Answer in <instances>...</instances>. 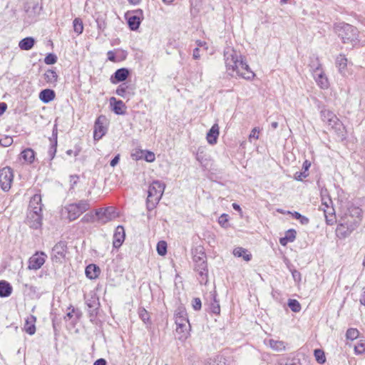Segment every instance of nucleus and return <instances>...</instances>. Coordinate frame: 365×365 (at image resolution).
<instances>
[{"instance_id":"obj_1","label":"nucleus","mask_w":365,"mask_h":365,"mask_svg":"<svg viewBox=\"0 0 365 365\" xmlns=\"http://www.w3.org/2000/svg\"><path fill=\"white\" fill-rule=\"evenodd\" d=\"M227 72L232 76H239L246 80H252L255 74L245 61L241 53L232 48L224 51Z\"/></svg>"},{"instance_id":"obj_2","label":"nucleus","mask_w":365,"mask_h":365,"mask_svg":"<svg viewBox=\"0 0 365 365\" xmlns=\"http://www.w3.org/2000/svg\"><path fill=\"white\" fill-rule=\"evenodd\" d=\"M351 215H347L343 219L336 227V235L340 238H345L359 226L361 220V210L359 207H353L350 211Z\"/></svg>"},{"instance_id":"obj_3","label":"nucleus","mask_w":365,"mask_h":365,"mask_svg":"<svg viewBox=\"0 0 365 365\" xmlns=\"http://www.w3.org/2000/svg\"><path fill=\"white\" fill-rule=\"evenodd\" d=\"M192 258L195 263V270L200 275V282L206 284L207 281V264L206 261V254L202 247H197L192 250Z\"/></svg>"},{"instance_id":"obj_4","label":"nucleus","mask_w":365,"mask_h":365,"mask_svg":"<svg viewBox=\"0 0 365 365\" xmlns=\"http://www.w3.org/2000/svg\"><path fill=\"white\" fill-rule=\"evenodd\" d=\"M165 185L160 181H154L148 188L147 197V208L148 210H153L161 199Z\"/></svg>"},{"instance_id":"obj_5","label":"nucleus","mask_w":365,"mask_h":365,"mask_svg":"<svg viewBox=\"0 0 365 365\" xmlns=\"http://www.w3.org/2000/svg\"><path fill=\"white\" fill-rule=\"evenodd\" d=\"M336 31L344 43L353 44L358 41L359 31L350 24L340 23L336 26Z\"/></svg>"},{"instance_id":"obj_6","label":"nucleus","mask_w":365,"mask_h":365,"mask_svg":"<svg viewBox=\"0 0 365 365\" xmlns=\"http://www.w3.org/2000/svg\"><path fill=\"white\" fill-rule=\"evenodd\" d=\"M321 118L324 122H326L328 125L331 126V128L340 133L342 137L344 135L343 134L344 127L337 116L332 111L327 109L322 110Z\"/></svg>"},{"instance_id":"obj_7","label":"nucleus","mask_w":365,"mask_h":365,"mask_svg":"<svg viewBox=\"0 0 365 365\" xmlns=\"http://www.w3.org/2000/svg\"><path fill=\"white\" fill-rule=\"evenodd\" d=\"M90 208L88 200H80L78 202L68 205L66 209L68 211V217L70 221L76 220L81 215Z\"/></svg>"},{"instance_id":"obj_8","label":"nucleus","mask_w":365,"mask_h":365,"mask_svg":"<svg viewBox=\"0 0 365 365\" xmlns=\"http://www.w3.org/2000/svg\"><path fill=\"white\" fill-rule=\"evenodd\" d=\"M312 76L314 77L317 84L322 89H327L329 87V79L323 70L322 65L319 62V58L316 59V68H313Z\"/></svg>"},{"instance_id":"obj_9","label":"nucleus","mask_w":365,"mask_h":365,"mask_svg":"<svg viewBox=\"0 0 365 365\" xmlns=\"http://www.w3.org/2000/svg\"><path fill=\"white\" fill-rule=\"evenodd\" d=\"M14 180L13 170L10 167H5L0 170V186L4 191H9Z\"/></svg>"},{"instance_id":"obj_10","label":"nucleus","mask_w":365,"mask_h":365,"mask_svg":"<svg viewBox=\"0 0 365 365\" xmlns=\"http://www.w3.org/2000/svg\"><path fill=\"white\" fill-rule=\"evenodd\" d=\"M66 243L61 241L56 244L52 250V260L56 262H61L62 259L66 257Z\"/></svg>"},{"instance_id":"obj_11","label":"nucleus","mask_w":365,"mask_h":365,"mask_svg":"<svg viewBox=\"0 0 365 365\" xmlns=\"http://www.w3.org/2000/svg\"><path fill=\"white\" fill-rule=\"evenodd\" d=\"M26 223L30 227L34 229H38L41 227L42 225L41 211H28Z\"/></svg>"},{"instance_id":"obj_12","label":"nucleus","mask_w":365,"mask_h":365,"mask_svg":"<svg viewBox=\"0 0 365 365\" xmlns=\"http://www.w3.org/2000/svg\"><path fill=\"white\" fill-rule=\"evenodd\" d=\"M143 15V11L141 9L135 10L130 13L128 12L125 14V18L128 20V24L130 29L133 31L137 30L140 24V16Z\"/></svg>"},{"instance_id":"obj_13","label":"nucleus","mask_w":365,"mask_h":365,"mask_svg":"<svg viewBox=\"0 0 365 365\" xmlns=\"http://www.w3.org/2000/svg\"><path fill=\"white\" fill-rule=\"evenodd\" d=\"M335 63L338 71L344 77H347L351 74V70L348 68V60L345 56L339 54L336 58Z\"/></svg>"},{"instance_id":"obj_14","label":"nucleus","mask_w":365,"mask_h":365,"mask_svg":"<svg viewBox=\"0 0 365 365\" xmlns=\"http://www.w3.org/2000/svg\"><path fill=\"white\" fill-rule=\"evenodd\" d=\"M174 316L176 326L190 327L187 314L184 307H178L175 312Z\"/></svg>"},{"instance_id":"obj_15","label":"nucleus","mask_w":365,"mask_h":365,"mask_svg":"<svg viewBox=\"0 0 365 365\" xmlns=\"http://www.w3.org/2000/svg\"><path fill=\"white\" fill-rule=\"evenodd\" d=\"M46 255L43 252H36L29 260V269H38L44 264Z\"/></svg>"},{"instance_id":"obj_16","label":"nucleus","mask_w":365,"mask_h":365,"mask_svg":"<svg viewBox=\"0 0 365 365\" xmlns=\"http://www.w3.org/2000/svg\"><path fill=\"white\" fill-rule=\"evenodd\" d=\"M105 116L100 115L95 122L93 138L94 140H100L106 133V128L103 125Z\"/></svg>"},{"instance_id":"obj_17","label":"nucleus","mask_w":365,"mask_h":365,"mask_svg":"<svg viewBox=\"0 0 365 365\" xmlns=\"http://www.w3.org/2000/svg\"><path fill=\"white\" fill-rule=\"evenodd\" d=\"M125 239V231L122 226H118L113 235V247L118 248L121 246Z\"/></svg>"},{"instance_id":"obj_18","label":"nucleus","mask_w":365,"mask_h":365,"mask_svg":"<svg viewBox=\"0 0 365 365\" xmlns=\"http://www.w3.org/2000/svg\"><path fill=\"white\" fill-rule=\"evenodd\" d=\"M130 74V71L128 68H122L118 69L111 77V81L113 83L117 82H122L126 80Z\"/></svg>"},{"instance_id":"obj_19","label":"nucleus","mask_w":365,"mask_h":365,"mask_svg":"<svg viewBox=\"0 0 365 365\" xmlns=\"http://www.w3.org/2000/svg\"><path fill=\"white\" fill-rule=\"evenodd\" d=\"M219 134V126L217 123H215L207 133L206 139L208 143L215 145L217 143Z\"/></svg>"},{"instance_id":"obj_20","label":"nucleus","mask_w":365,"mask_h":365,"mask_svg":"<svg viewBox=\"0 0 365 365\" xmlns=\"http://www.w3.org/2000/svg\"><path fill=\"white\" fill-rule=\"evenodd\" d=\"M41 197L40 195H34L29 205L28 211H42Z\"/></svg>"},{"instance_id":"obj_21","label":"nucleus","mask_w":365,"mask_h":365,"mask_svg":"<svg viewBox=\"0 0 365 365\" xmlns=\"http://www.w3.org/2000/svg\"><path fill=\"white\" fill-rule=\"evenodd\" d=\"M36 321V317L34 315H30L28 317L25 321V324L24 326V330L29 334L33 335L36 332V326L35 323Z\"/></svg>"},{"instance_id":"obj_22","label":"nucleus","mask_w":365,"mask_h":365,"mask_svg":"<svg viewBox=\"0 0 365 365\" xmlns=\"http://www.w3.org/2000/svg\"><path fill=\"white\" fill-rule=\"evenodd\" d=\"M134 86L126 83H121L116 89L115 93L123 98L127 94H133Z\"/></svg>"},{"instance_id":"obj_23","label":"nucleus","mask_w":365,"mask_h":365,"mask_svg":"<svg viewBox=\"0 0 365 365\" xmlns=\"http://www.w3.org/2000/svg\"><path fill=\"white\" fill-rule=\"evenodd\" d=\"M264 343L275 351H283L286 349V344L283 341L270 339L268 341L265 340Z\"/></svg>"},{"instance_id":"obj_24","label":"nucleus","mask_w":365,"mask_h":365,"mask_svg":"<svg viewBox=\"0 0 365 365\" xmlns=\"http://www.w3.org/2000/svg\"><path fill=\"white\" fill-rule=\"evenodd\" d=\"M324 212L327 225H333L336 222L335 210L332 205L322 210Z\"/></svg>"},{"instance_id":"obj_25","label":"nucleus","mask_w":365,"mask_h":365,"mask_svg":"<svg viewBox=\"0 0 365 365\" xmlns=\"http://www.w3.org/2000/svg\"><path fill=\"white\" fill-rule=\"evenodd\" d=\"M12 292V287L11 284L5 281H0V297H7L11 295Z\"/></svg>"},{"instance_id":"obj_26","label":"nucleus","mask_w":365,"mask_h":365,"mask_svg":"<svg viewBox=\"0 0 365 365\" xmlns=\"http://www.w3.org/2000/svg\"><path fill=\"white\" fill-rule=\"evenodd\" d=\"M55 98V93L53 90L51 89H44L41 91L39 93V98L41 101L45 103H47Z\"/></svg>"},{"instance_id":"obj_27","label":"nucleus","mask_w":365,"mask_h":365,"mask_svg":"<svg viewBox=\"0 0 365 365\" xmlns=\"http://www.w3.org/2000/svg\"><path fill=\"white\" fill-rule=\"evenodd\" d=\"M35 39L33 37H26L21 40L19 46L21 50L29 51L33 48Z\"/></svg>"},{"instance_id":"obj_28","label":"nucleus","mask_w":365,"mask_h":365,"mask_svg":"<svg viewBox=\"0 0 365 365\" xmlns=\"http://www.w3.org/2000/svg\"><path fill=\"white\" fill-rule=\"evenodd\" d=\"M233 255L237 257H242L247 262L250 261L252 258V255L243 247H236L234 249Z\"/></svg>"},{"instance_id":"obj_29","label":"nucleus","mask_w":365,"mask_h":365,"mask_svg":"<svg viewBox=\"0 0 365 365\" xmlns=\"http://www.w3.org/2000/svg\"><path fill=\"white\" fill-rule=\"evenodd\" d=\"M100 273V269L95 264H89L86 268V274L90 279H96Z\"/></svg>"},{"instance_id":"obj_30","label":"nucleus","mask_w":365,"mask_h":365,"mask_svg":"<svg viewBox=\"0 0 365 365\" xmlns=\"http://www.w3.org/2000/svg\"><path fill=\"white\" fill-rule=\"evenodd\" d=\"M21 158L25 162L32 163L35 158V153L31 148H26L21 153Z\"/></svg>"},{"instance_id":"obj_31","label":"nucleus","mask_w":365,"mask_h":365,"mask_svg":"<svg viewBox=\"0 0 365 365\" xmlns=\"http://www.w3.org/2000/svg\"><path fill=\"white\" fill-rule=\"evenodd\" d=\"M46 81L51 84H55L58 80V75L54 70L49 69L44 73Z\"/></svg>"},{"instance_id":"obj_32","label":"nucleus","mask_w":365,"mask_h":365,"mask_svg":"<svg viewBox=\"0 0 365 365\" xmlns=\"http://www.w3.org/2000/svg\"><path fill=\"white\" fill-rule=\"evenodd\" d=\"M190 327L177 326L176 333L178 334L179 340H185L189 335Z\"/></svg>"},{"instance_id":"obj_33","label":"nucleus","mask_w":365,"mask_h":365,"mask_svg":"<svg viewBox=\"0 0 365 365\" xmlns=\"http://www.w3.org/2000/svg\"><path fill=\"white\" fill-rule=\"evenodd\" d=\"M113 101L115 102L113 105V111L115 113L118 115L123 114L124 111L123 108L125 107L123 102L122 101H116L114 97L110 98V101L112 102Z\"/></svg>"},{"instance_id":"obj_34","label":"nucleus","mask_w":365,"mask_h":365,"mask_svg":"<svg viewBox=\"0 0 365 365\" xmlns=\"http://www.w3.org/2000/svg\"><path fill=\"white\" fill-rule=\"evenodd\" d=\"M53 136L55 137L54 142L51 144V146L49 148V150L48 151V155L50 157V159L52 160L55 157L56 153V148H57V131L53 130Z\"/></svg>"},{"instance_id":"obj_35","label":"nucleus","mask_w":365,"mask_h":365,"mask_svg":"<svg viewBox=\"0 0 365 365\" xmlns=\"http://www.w3.org/2000/svg\"><path fill=\"white\" fill-rule=\"evenodd\" d=\"M73 30L77 34H81L83 31V21L79 18H76L73 22Z\"/></svg>"},{"instance_id":"obj_36","label":"nucleus","mask_w":365,"mask_h":365,"mask_svg":"<svg viewBox=\"0 0 365 365\" xmlns=\"http://www.w3.org/2000/svg\"><path fill=\"white\" fill-rule=\"evenodd\" d=\"M354 352L356 354H365V340H360L354 346Z\"/></svg>"},{"instance_id":"obj_37","label":"nucleus","mask_w":365,"mask_h":365,"mask_svg":"<svg viewBox=\"0 0 365 365\" xmlns=\"http://www.w3.org/2000/svg\"><path fill=\"white\" fill-rule=\"evenodd\" d=\"M288 306L294 312H299L301 310V305L296 299H289L288 302Z\"/></svg>"},{"instance_id":"obj_38","label":"nucleus","mask_w":365,"mask_h":365,"mask_svg":"<svg viewBox=\"0 0 365 365\" xmlns=\"http://www.w3.org/2000/svg\"><path fill=\"white\" fill-rule=\"evenodd\" d=\"M157 252L158 253L163 256L167 252V243L165 241H160L157 244Z\"/></svg>"},{"instance_id":"obj_39","label":"nucleus","mask_w":365,"mask_h":365,"mask_svg":"<svg viewBox=\"0 0 365 365\" xmlns=\"http://www.w3.org/2000/svg\"><path fill=\"white\" fill-rule=\"evenodd\" d=\"M359 332L356 329L350 328L347 329L346 336L348 339L354 340L359 336Z\"/></svg>"},{"instance_id":"obj_40","label":"nucleus","mask_w":365,"mask_h":365,"mask_svg":"<svg viewBox=\"0 0 365 365\" xmlns=\"http://www.w3.org/2000/svg\"><path fill=\"white\" fill-rule=\"evenodd\" d=\"M314 356L316 358V360L319 363V364H323L326 361V358H325V356H324V353L322 350L321 349H315L314 350Z\"/></svg>"},{"instance_id":"obj_41","label":"nucleus","mask_w":365,"mask_h":365,"mask_svg":"<svg viewBox=\"0 0 365 365\" xmlns=\"http://www.w3.org/2000/svg\"><path fill=\"white\" fill-rule=\"evenodd\" d=\"M138 314L140 318L143 321L144 323H147L149 322V313L144 308L139 309Z\"/></svg>"},{"instance_id":"obj_42","label":"nucleus","mask_w":365,"mask_h":365,"mask_svg":"<svg viewBox=\"0 0 365 365\" xmlns=\"http://www.w3.org/2000/svg\"><path fill=\"white\" fill-rule=\"evenodd\" d=\"M13 143V138L11 136H4L0 139V145L3 147H8Z\"/></svg>"},{"instance_id":"obj_43","label":"nucleus","mask_w":365,"mask_h":365,"mask_svg":"<svg viewBox=\"0 0 365 365\" xmlns=\"http://www.w3.org/2000/svg\"><path fill=\"white\" fill-rule=\"evenodd\" d=\"M57 61V57L56 55L49 53L44 58L45 63L48 65L54 64Z\"/></svg>"},{"instance_id":"obj_44","label":"nucleus","mask_w":365,"mask_h":365,"mask_svg":"<svg viewBox=\"0 0 365 365\" xmlns=\"http://www.w3.org/2000/svg\"><path fill=\"white\" fill-rule=\"evenodd\" d=\"M297 232L294 230L291 229L286 232L285 233V237L287 239L289 242H293L296 238Z\"/></svg>"},{"instance_id":"obj_45","label":"nucleus","mask_w":365,"mask_h":365,"mask_svg":"<svg viewBox=\"0 0 365 365\" xmlns=\"http://www.w3.org/2000/svg\"><path fill=\"white\" fill-rule=\"evenodd\" d=\"M331 205H332V201H331V198H329V197L322 198V202L319 207V210L324 209L327 207H330Z\"/></svg>"},{"instance_id":"obj_46","label":"nucleus","mask_w":365,"mask_h":365,"mask_svg":"<svg viewBox=\"0 0 365 365\" xmlns=\"http://www.w3.org/2000/svg\"><path fill=\"white\" fill-rule=\"evenodd\" d=\"M95 216L92 213L86 214L81 219L83 222H93Z\"/></svg>"},{"instance_id":"obj_47","label":"nucleus","mask_w":365,"mask_h":365,"mask_svg":"<svg viewBox=\"0 0 365 365\" xmlns=\"http://www.w3.org/2000/svg\"><path fill=\"white\" fill-rule=\"evenodd\" d=\"M144 158L147 162L149 163L153 162L155 159L154 153L150 151H147L145 153Z\"/></svg>"},{"instance_id":"obj_48","label":"nucleus","mask_w":365,"mask_h":365,"mask_svg":"<svg viewBox=\"0 0 365 365\" xmlns=\"http://www.w3.org/2000/svg\"><path fill=\"white\" fill-rule=\"evenodd\" d=\"M108 210L106 209L103 212L101 210H98L96 211V215L98 217L99 220L104 221L103 217L105 216L107 218V213Z\"/></svg>"},{"instance_id":"obj_49","label":"nucleus","mask_w":365,"mask_h":365,"mask_svg":"<svg viewBox=\"0 0 365 365\" xmlns=\"http://www.w3.org/2000/svg\"><path fill=\"white\" fill-rule=\"evenodd\" d=\"M308 176V173L303 171V172H297L294 175V178L297 180H302L304 178H307Z\"/></svg>"},{"instance_id":"obj_50","label":"nucleus","mask_w":365,"mask_h":365,"mask_svg":"<svg viewBox=\"0 0 365 365\" xmlns=\"http://www.w3.org/2000/svg\"><path fill=\"white\" fill-rule=\"evenodd\" d=\"M201 300L200 298H195L192 301V307L195 310H200L201 309Z\"/></svg>"},{"instance_id":"obj_51","label":"nucleus","mask_w":365,"mask_h":365,"mask_svg":"<svg viewBox=\"0 0 365 365\" xmlns=\"http://www.w3.org/2000/svg\"><path fill=\"white\" fill-rule=\"evenodd\" d=\"M259 133V129L258 128H254L252 130L251 133L250 134V136H249L250 140L251 138L258 139L259 138V135H258Z\"/></svg>"},{"instance_id":"obj_52","label":"nucleus","mask_w":365,"mask_h":365,"mask_svg":"<svg viewBox=\"0 0 365 365\" xmlns=\"http://www.w3.org/2000/svg\"><path fill=\"white\" fill-rule=\"evenodd\" d=\"M96 22H97V25H98V29L99 30L104 31V29L106 27V24L105 21L102 19L98 18V19H97Z\"/></svg>"},{"instance_id":"obj_53","label":"nucleus","mask_w":365,"mask_h":365,"mask_svg":"<svg viewBox=\"0 0 365 365\" xmlns=\"http://www.w3.org/2000/svg\"><path fill=\"white\" fill-rule=\"evenodd\" d=\"M292 277L294 279V281L296 282H300L301 281V279H302V275H301V273L296 270V269H294L292 271Z\"/></svg>"},{"instance_id":"obj_54","label":"nucleus","mask_w":365,"mask_h":365,"mask_svg":"<svg viewBox=\"0 0 365 365\" xmlns=\"http://www.w3.org/2000/svg\"><path fill=\"white\" fill-rule=\"evenodd\" d=\"M211 310L214 314H219L220 312V308L219 304L215 301V302L212 304Z\"/></svg>"},{"instance_id":"obj_55","label":"nucleus","mask_w":365,"mask_h":365,"mask_svg":"<svg viewBox=\"0 0 365 365\" xmlns=\"http://www.w3.org/2000/svg\"><path fill=\"white\" fill-rule=\"evenodd\" d=\"M78 179H79V177L76 175L70 176V183H71L72 187L77 184Z\"/></svg>"},{"instance_id":"obj_56","label":"nucleus","mask_w":365,"mask_h":365,"mask_svg":"<svg viewBox=\"0 0 365 365\" xmlns=\"http://www.w3.org/2000/svg\"><path fill=\"white\" fill-rule=\"evenodd\" d=\"M119 155H117L111 161H110V166L115 167L119 162Z\"/></svg>"},{"instance_id":"obj_57","label":"nucleus","mask_w":365,"mask_h":365,"mask_svg":"<svg viewBox=\"0 0 365 365\" xmlns=\"http://www.w3.org/2000/svg\"><path fill=\"white\" fill-rule=\"evenodd\" d=\"M6 108L7 105L6 103H0V115L6 111Z\"/></svg>"},{"instance_id":"obj_58","label":"nucleus","mask_w":365,"mask_h":365,"mask_svg":"<svg viewBox=\"0 0 365 365\" xmlns=\"http://www.w3.org/2000/svg\"><path fill=\"white\" fill-rule=\"evenodd\" d=\"M107 55H108V58L109 61H115V56L114 53L112 51H108Z\"/></svg>"},{"instance_id":"obj_59","label":"nucleus","mask_w":365,"mask_h":365,"mask_svg":"<svg viewBox=\"0 0 365 365\" xmlns=\"http://www.w3.org/2000/svg\"><path fill=\"white\" fill-rule=\"evenodd\" d=\"M310 165H311V163L308 160H305L304 163H303V166H302L304 171L307 173L308 171Z\"/></svg>"},{"instance_id":"obj_60","label":"nucleus","mask_w":365,"mask_h":365,"mask_svg":"<svg viewBox=\"0 0 365 365\" xmlns=\"http://www.w3.org/2000/svg\"><path fill=\"white\" fill-rule=\"evenodd\" d=\"M93 365H106V361L104 359H99L94 362Z\"/></svg>"},{"instance_id":"obj_61","label":"nucleus","mask_w":365,"mask_h":365,"mask_svg":"<svg viewBox=\"0 0 365 365\" xmlns=\"http://www.w3.org/2000/svg\"><path fill=\"white\" fill-rule=\"evenodd\" d=\"M193 58L198 59L200 58V51L198 48H195L193 51Z\"/></svg>"},{"instance_id":"obj_62","label":"nucleus","mask_w":365,"mask_h":365,"mask_svg":"<svg viewBox=\"0 0 365 365\" xmlns=\"http://www.w3.org/2000/svg\"><path fill=\"white\" fill-rule=\"evenodd\" d=\"M317 58H314V60H312L309 64V66H310V71L312 72V74H313V68H316V59Z\"/></svg>"},{"instance_id":"obj_63","label":"nucleus","mask_w":365,"mask_h":365,"mask_svg":"<svg viewBox=\"0 0 365 365\" xmlns=\"http://www.w3.org/2000/svg\"><path fill=\"white\" fill-rule=\"evenodd\" d=\"M299 220H300L301 223L303 225H306L309 222V219L303 215H302V217Z\"/></svg>"},{"instance_id":"obj_64","label":"nucleus","mask_w":365,"mask_h":365,"mask_svg":"<svg viewBox=\"0 0 365 365\" xmlns=\"http://www.w3.org/2000/svg\"><path fill=\"white\" fill-rule=\"evenodd\" d=\"M289 242V241L287 239H286V237H282V238H280V240H279V242H280V244H281L282 245H283V246H285V245L287 244V242Z\"/></svg>"}]
</instances>
